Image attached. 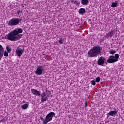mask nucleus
<instances>
[{"label":"nucleus","mask_w":124,"mask_h":124,"mask_svg":"<svg viewBox=\"0 0 124 124\" xmlns=\"http://www.w3.org/2000/svg\"><path fill=\"white\" fill-rule=\"evenodd\" d=\"M102 47L98 45L94 46L93 48H91L88 51V58H96L99 55L101 56V51Z\"/></svg>","instance_id":"1"},{"label":"nucleus","mask_w":124,"mask_h":124,"mask_svg":"<svg viewBox=\"0 0 124 124\" xmlns=\"http://www.w3.org/2000/svg\"><path fill=\"white\" fill-rule=\"evenodd\" d=\"M55 116H56L55 112H51L46 115L45 119L42 117H40V119L42 121L43 124H47L49 122H51L53 120V117H55Z\"/></svg>","instance_id":"2"},{"label":"nucleus","mask_w":124,"mask_h":124,"mask_svg":"<svg viewBox=\"0 0 124 124\" xmlns=\"http://www.w3.org/2000/svg\"><path fill=\"white\" fill-rule=\"evenodd\" d=\"M18 37H19V35L17 36L13 31L5 36L4 38L10 41H16V40H18Z\"/></svg>","instance_id":"3"},{"label":"nucleus","mask_w":124,"mask_h":124,"mask_svg":"<svg viewBox=\"0 0 124 124\" xmlns=\"http://www.w3.org/2000/svg\"><path fill=\"white\" fill-rule=\"evenodd\" d=\"M119 58H120L119 54H115V56L111 55L108 57L107 62L108 63H114V62H116L119 61Z\"/></svg>","instance_id":"4"},{"label":"nucleus","mask_w":124,"mask_h":124,"mask_svg":"<svg viewBox=\"0 0 124 124\" xmlns=\"http://www.w3.org/2000/svg\"><path fill=\"white\" fill-rule=\"evenodd\" d=\"M19 22H21V19L19 18H13L9 21L7 25L10 27L17 26V25L19 24Z\"/></svg>","instance_id":"5"},{"label":"nucleus","mask_w":124,"mask_h":124,"mask_svg":"<svg viewBox=\"0 0 124 124\" xmlns=\"http://www.w3.org/2000/svg\"><path fill=\"white\" fill-rule=\"evenodd\" d=\"M41 102H45V101H47L48 99V96L46 95V93L44 92L41 94Z\"/></svg>","instance_id":"6"},{"label":"nucleus","mask_w":124,"mask_h":124,"mask_svg":"<svg viewBox=\"0 0 124 124\" xmlns=\"http://www.w3.org/2000/svg\"><path fill=\"white\" fill-rule=\"evenodd\" d=\"M42 72H43V66H39L36 70V74L37 75H41Z\"/></svg>","instance_id":"7"},{"label":"nucleus","mask_w":124,"mask_h":124,"mask_svg":"<svg viewBox=\"0 0 124 124\" xmlns=\"http://www.w3.org/2000/svg\"><path fill=\"white\" fill-rule=\"evenodd\" d=\"M31 92L32 94L36 95V96H40L41 95V93L40 92L38 91L37 90L35 89H31Z\"/></svg>","instance_id":"8"},{"label":"nucleus","mask_w":124,"mask_h":124,"mask_svg":"<svg viewBox=\"0 0 124 124\" xmlns=\"http://www.w3.org/2000/svg\"><path fill=\"white\" fill-rule=\"evenodd\" d=\"M104 59L105 58L103 56L100 57L97 61V64L98 65H102L103 64H104V63L105 62Z\"/></svg>","instance_id":"9"},{"label":"nucleus","mask_w":124,"mask_h":124,"mask_svg":"<svg viewBox=\"0 0 124 124\" xmlns=\"http://www.w3.org/2000/svg\"><path fill=\"white\" fill-rule=\"evenodd\" d=\"M23 52H24L23 49H22L21 48H17L16 49V54L18 57H21V56L23 55Z\"/></svg>","instance_id":"10"},{"label":"nucleus","mask_w":124,"mask_h":124,"mask_svg":"<svg viewBox=\"0 0 124 124\" xmlns=\"http://www.w3.org/2000/svg\"><path fill=\"white\" fill-rule=\"evenodd\" d=\"M118 114V111L116 110H112L109 111L107 114V116L108 118H109V116H115V115H117Z\"/></svg>","instance_id":"11"},{"label":"nucleus","mask_w":124,"mask_h":124,"mask_svg":"<svg viewBox=\"0 0 124 124\" xmlns=\"http://www.w3.org/2000/svg\"><path fill=\"white\" fill-rule=\"evenodd\" d=\"M3 57V47L1 45H0V61L2 59Z\"/></svg>","instance_id":"12"},{"label":"nucleus","mask_w":124,"mask_h":124,"mask_svg":"<svg viewBox=\"0 0 124 124\" xmlns=\"http://www.w3.org/2000/svg\"><path fill=\"white\" fill-rule=\"evenodd\" d=\"M14 31L15 32V33H16V35H18L19 33H22L23 32V30L21 28L17 29V30H14Z\"/></svg>","instance_id":"13"},{"label":"nucleus","mask_w":124,"mask_h":124,"mask_svg":"<svg viewBox=\"0 0 124 124\" xmlns=\"http://www.w3.org/2000/svg\"><path fill=\"white\" fill-rule=\"evenodd\" d=\"M85 12H86V9H85L84 8H80L78 11V13L79 14H84V13H85Z\"/></svg>","instance_id":"14"},{"label":"nucleus","mask_w":124,"mask_h":124,"mask_svg":"<svg viewBox=\"0 0 124 124\" xmlns=\"http://www.w3.org/2000/svg\"><path fill=\"white\" fill-rule=\"evenodd\" d=\"M89 0H81V4L83 5H88Z\"/></svg>","instance_id":"15"},{"label":"nucleus","mask_w":124,"mask_h":124,"mask_svg":"<svg viewBox=\"0 0 124 124\" xmlns=\"http://www.w3.org/2000/svg\"><path fill=\"white\" fill-rule=\"evenodd\" d=\"M29 107V105L28 104H24L22 106V109L23 110H26V109H28V108Z\"/></svg>","instance_id":"16"},{"label":"nucleus","mask_w":124,"mask_h":124,"mask_svg":"<svg viewBox=\"0 0 124 124\" xmlns=\"http://www.w3.org/2000/svg\"><path fill=\"white\" fill-rule=\"evenodd\" d=\"M109 54H110V55H114V54H116V51L113 49H111L109 50Z\"/></svg>","instance_id":"17"},{"label":"nucleus","mask_w":124,"mask_h":124,"mask_svg":"<svg viewBox=\"0 0 124 124\" xmlns=\"http://www.w3.org/2000/svg\"><path fill=\"white\" fill-rule=\"evenodd\" d=\"M6 50H7L8 53H10V52H11V47L9 46H7Z\"/></svg>","instance_id":"18"},{"label":"nucleus","mask_w":124,"mask_h":124,"mask_svg":"<svg viewBox=\"0 0 124 124\" xmlns=\"http://www.w3.org/2000/svg\"><path fill=\"white\" fill-rule=\"evenodd\" d=\"M3 55L4 57H8V52L3 50Z\"/></svg>","instance_id":"19"},{"label":"nucleus","mask_w":124,"mask_h":124,"mask_svg":"<svg viewBox=\"0 0 124 124\" xmlns=\"http://www.w3.org/2000/svg\"><path fill=\"white\" fill-rule=\"evenodd\" d=\"M113 31H111L109 33H108V37H111V36H112L113 34Z\"/></svg>","instance_id":"20"},{"label":"nucleus","mask_w":124,"mask_h":124,"mask_svg":"<svg viewBox=\"0 0 124 124\" xmlns=\"http://www.w3.org/2000/svg\"><path fill=\"white\" fill-rule=\"evenodd\" d=\"M117 3H116V2H113V3L111 4V7H117Z\"/></svg>","instance_id":"21"},{"label":"nucleus","mask_w":124,"mask_h":124,"mask_svg":"<svg viewBox=\"0 0 124 124\" xmlns=\"http://www.w3.org/2000/svg\"><path fill=\"white\" fill-rule=\"evenodd\" d=\"M95 81L96 83H99V82H100V78L97 77L96 78Z\"/></svg>","instance_id":"22"},{"label":"nucleus","mask_w":124,"mask_h":124,"mask_svg":"<svg viewBox=\"0 0 124 124\" xmlns=\"http://www.w3.org/2000/svg\"><path fill=\"white\" fill-rule=\"evenodd\" d=\"M59 43L60 44H62V43H63V40H62V38H61V39L59 40Z\"/></svg>","instance_id":"23"},{"label":"nucleus","mask_w":124,"mask_h":124,"mask_svg":"<svg viewBox=\"0 0 124 124\" xmlns=\"http://www.w3.org/2000/svg\"><path fill=\"white\" fill-rule=\"evenodd\" d=\"M91 84L92 85H93V86H95V84H96L95 81L94 80L91 81Z\"/></svg>","instance_id":"24"},{"label":"nucleus","mask_w":124,"mask_h":124,"mask_svg":"<svg viewBox=\"0 0 124 124\" xmlns=\"http://www.w3.org/2000/svg\"><path fill=\"white\" fill-rule=\"evenodd\" d=\"M4 122H5V120H4V119H2L0 121V123L4 124Z\"/></svg>","instance_id":"25"},{"label":"nucleus","mask_w":124,"mask_h":124,"mask_svg":"<svg viewBox=\"0 0 124 124\" xmlns=\"http://www.w3.org/2000/svg\"><path fill=\"white\" fill-rule=\"evenodd\" d=\"M22 12H23V11H22V10H19L17 11V14H19V13H22Z\"/></svg>","instance_id":"26"},{"label":"nucleus","mask_w":124,"mask_h":124,"mask_svg":"<svg viewBox=\"0 0 124 124\" xmlns=\"http://www.w3.org/2000/svg\"><path fill=\"white\" fill-rule=\"evenodd\" d=\"M74 3V4H77V5H78V4H79V2L77 3V0H75Z\"/></svg>","instance_id":"27"},{"label":"nucleus","mask_w":124,"mask_h":124,"mask_svg":"<svg viewBox=\"0 0 124 124\" xmlns=\"http://www.w3.org/2000/svg\"><path fill=\"white\" fill-rule=\"evenodd\" d=\"M85 108H87V107H88V103L87 102H85Z\"/></svg>","instance_id":"28"},{"label":"nucleus","mask_w":124,"mask_h":124,"mask_svg":"<svg viewBox=\"0 0 124 124\" xmlns=\"http://www.w3.org/2000/svg\"><path fill=\"white\" fill-rule=\"evenodd\" d=\"M72 2H74V0H71Z\"/></svg>","instance_id":"29"}]
</instances>
